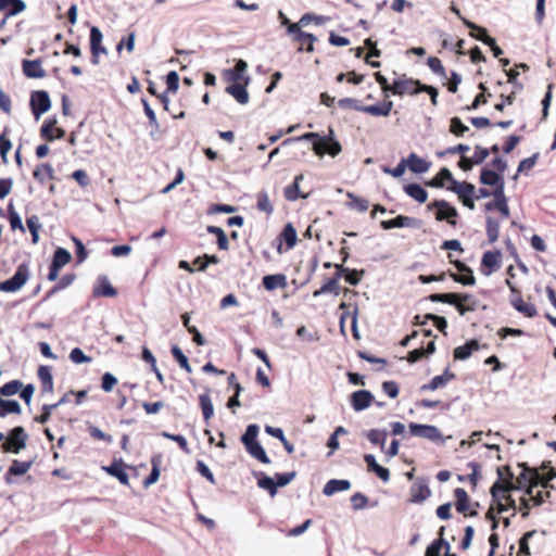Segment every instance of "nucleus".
<instances>
[{"instance_id": "obj_1", "label": "nucleus", "mask_w": 556, "mask_h": 556, "mask_svg": "<svg viewBox=\"0 0 556 556\" xmlns=\"http://www.w3.org/2000/svg\"><path fill=\"white\" fill-rule=\"evenodd\" d=\"M522 471L513 481H495L491 486L490 493L493 502L497 503V514L506 511V506L501 503L500 492L507 493L513 490L525 489L526 494L531 497L534 506H540L551 497V489L554 486L551 481L556 478V469L549 466H542L547 469L546 472H540L538 469H531L526 464H519Z\"/></svg>"}, {"instance_id": "obj_2", "label": "nucleus", "mask_w": 556, "mask_h": 556, "mask_svg": "<svg viewBox=\"0 0 556 556\" xmlns=\"http://www.w3.org/2000/svg\"><path fill=\"white\" fill-rule=\"evenodd\" d=\"M480 182L485 186L494 187V199L484 204V211H497L502 215V218H508L510 216V210L504 192L503 176L495 170L483 168L480 173Z\"/></svg>"}, {"instance_id": "obj_3", "label": "nucleus", "mask_w": 556, "mask_h": 556, "mask_svg": "<svg viewBox=\"0 0 556 556\" xmlns=\"http://www.w3.org/2000/svg\"><path fill=\"white\" fill-rule=\"evenodd\" d=\"M505 283L511 293L509 298L511 306L526 317H534L538 314L535 305L527 303L522 300L521 290L517 287L516 283H514V281L506 279Z\"/></svg>"}, {"instance_id": "obj_4", "label": "nucleus", "mask_w": 556, "mask_h": 556, "mask_svg": "<svg viewBox=\"0 0 556 556\" xmlns=\"http://www.w3.org/2000/svg\"><path fill=\"white\" fill-rule=\"evenodd\" d=\"M27 440L28 435L25 429L21 426H17L13 428L5 438V441L1 446L2 452L17 454L20 451L26 447Z\"/></svg>"}, {"instance_id": "obj_5", "label": "nucleus", "mask_w": 556, "mask_h": 556, "mask_svg": "<svg viewBox=\"0 0 556 556\" xmlns=\"http://www.w3.org/2000/svg\"><path fill=\"white\" fill-rule=\"evenodd\" d=\"M448 190L458 195L459 201L469 210H475V186L470 182H458L453 180V185L447 187Z\"/></svg>"}, {"instance_id": "obj_6", "label": "nucleus", "mask_w": 556, "mask_h": 556, "mask_svg": "<svg viewBox=\"0 0 556 556\" xmlns=\"http://www.w3.org/2000/svg\"><path fill=\"white\" fill-rule=\"evenodd\" d=\"M432 207L437 208L435 219L439 222L446 220L451 226L455 227L457 225L456 218L458 217L457 210L452 206L445 200H435L431 204L428 205V208Z\"/></svg>"}, {"instance_id": "obj_7", "label": "nucleus", "mask_w": 556, "mask_h": 556, "mask_svg": "<svg viewBox=\"0 0 556 556\" xmlns=\"http://www.w3.org/2000/svg\"><path fill=\"white\" fill-rule=\"evenodd\" d=\"M288 34L292 36V40L296 43H299L298 51H306V52H313L314 51V43L317 40L316 36L303 31L301 27H298V25H290L288 28Z\"/></svg>"}, {"instance_id": "obj_8", "label": "nucleus", "mask_w": 556, "mask_h": 556, "mask_svg": "<svg viewBox=\"0 0 556 556\" xmlns=\"http://www.w3.org/2000/svg\"><path fill=\"white\" fill-rule=\"evenodd\" d=\"M29 269L26 264L18 265L15 274L10 279L0 282V291L15 292L20 290L28 280Z\"/></svg>"}, {"instance_id": "obj_9", "label": "nucleus", "mask_w": 556, "mask_h": 556, "mask_svg": "<svg viewBox=\"0 0 556 556\" xmlns=\"http://www.w3.org/2000/svg\"><path fill=\"white\" fill-rule=\"evenodd\" d=\"M450 262L457 268V270L462 274H455L452 271H448L450 277L458 283L465 285V286H473L476 283V278L472 274V270L469 266H467L464 262H460L458 260H453L452 254L448 253L447 255Z\"/></svg>"}, {"instance_id": "obj_10", "label": "nucleus", "mask_w": 556, "mask_h": 556, "mask_svg": "<svg viewBox=\"0 0 556 556\" xmlns=\"http://www.w3.org/2000/svg\"><path fill=\"white\" fill-rule=\"evenodd\" d=\"M29 105L33 115L39 118L43 113L50 110L51 101L48 92L45 90L33 91Z\"/></svg>"}, {"instance_id": "obj_11", "label": "nucleus", "mask_w": 556, "mask_h": 556, "mask_svg": "<svg viewBox=\"0 0 556 556\" xmlns=\"http://www.w3.org/2000/svg\"><path fill=\"white\" fill-rule=\"evenodd\" d=\"M332 135L333 131L330 130L329 136L313 142V150L317 155L321 156L327 153L331 156H337L342 151L341 144L333 139Z\"/></svg>"}, {"instance_id": "obj_12", "label": "nucleus", "mask_w": 556, "mask_h": 556, "mask_svg": "<svg viewBox=\"0 0 556 556\" xmlns=\"http://www.w3.org/2000/svg\"><path fill=\"white\" fill-rule=\"evenodd\" d=\"M103 35L97 26L90 28V52L91 63L98 65L100 63V55L108 54L106 48L102 45Z\"/></svg>"}, {"instance_id": "obj_13", "label": "nucleus", "mask_w": 556, "mask_h": 556, "mask_svg": "<svg viewBox=\"0 0 556 556\" xmlns=\"http://www.w3.org/2000/svg\"><path fill=\"white\" fill-rule=\"evenodd\" d=\"M71 260H72V255L67 250H65L63 248H58L54 251L52 263L49 267L48 279L50 281L56 280L61 268L63 266H65L66 264H68L71 262Z\"/></svg>"}, {"instance_id": "obj_14", "label": "nucleus", "mask_w": 556, "mask_h": 556, "mask_svg": "<svg viewBox=\"0 0 556 556\" xmlns=\"http://www.w3.org/2000/svg\"><path fill=\"white\" fill-rule=\"evenodd\" d=\"M421 86L419 80L413 78L399 79L393 81L391 92L395 96H414L420 92Z\"/></svg>"}, {"instance_id": "obj_15", "label": "nucleus", "mask_w": 556, "mask_h": 556, "mask_svg": "<svg viewBox=\"0 0 556 556\" xmlns=\"http://www.w3.org/2000/svg\"><path fill=\"white\" fill-rule=\"evenodd\" d=\"M502 264V253L498 250L486 251L481 258L480 270L484 276H490L495 270L500 269Z\"/></svg>"}, {"instance_id": "obj_16", "label": "nucleus", "mask_w": 556, "mask_h": 556, "mask_svg": "<svg viewBox=\"0 0 556 556\" xmlns=\"http://www.w3.org/2000/svg\"><path fill=\"white\" fill-rule=\"evenodd\" d=\"M409 431L415 437L425 438V439H428L433 442L442 439V434H441L440 430L435 426H432V425H420V424L410 422Z\"/></svg>"}, {"instance_id": "obj_17", "label": "nucleus", "mask_w": 556, "mask_h": 556, "mask_svg": "<svg viewBox=\"0 0 556 556\" xmlns=\"http://www.w3.org/2000/svg\"><path fill=\"white\" fill-rule=\"evenodd\" d=\"M454 496H455V507L456 510L460 514H464L465 517H475L478 515V511L476 509L469 510L470 503H469V496L465 489L463 488H456L454 490Z\"/></svg>"}, {"instance_id": "obj_18", "label": "nucleus", "mask_w": 556, "mask_h": 556, "mask_svg": "<svg viewBox=\"0 0 556 556\" xmlns=\"http://www.w3.org/2000/svg\"><path fill=\"white\" fill-rule=\"evenodd\" d=\"M127 465L124 464L123 459H115L109 466H102V469L110 476L116 478L123 485H129V477L126 472Z\"/></svg>"}, {"instance_id": "obj_19", "label": "nucleus", "mask_w": 556, "mask_h": 556, "mask_svg": "<svg viewBox=\"0 0 556 556\" xmlns=\"http://www.w3.org/2000/svg\"><path fill=\"white\" fill-rule=\"evenodd\" d=\"M249 84V77H245L243 83H231L226 87L225 91L233 97L236 101L242 105L247 104L250 100L247 86Z\"/></svg>"}, {"instance_id": "obj_20", "label": "nucleus", "mask_w": 556, "mask_h": 556, "mask_svg": "<svg viewBox=\"0 0 556 556\" xmlns=\"http://www.w3.org/2000/svg\"><path fill=\"white\" fill-rule=\"evenodd\" d=\"M374 400L372 394L367 390H358L351 395V405L354 410L361 412L367 408Z\"/></svg>"}, {"instance_id": "obj_21", "label": "nucleus", "mask_w": 556, "mask_h": 556, "mask_svg": "<svg viewBox=\"0 0 556 556\" xmlns=\"http://www.w3.org/2000/svg\"><path fill=\"white\" fill-rule=\"evenodd\" d=\"M505 218H502V215L500 214V217L494 216H486L485 218V231L488 237V242L490 244L495 243L500 238V229H501V223Z\"/></svg>"}, {"instance_id": "obj_22", "label": "nucleus", "mask_w": 556, "mask_h": 556, "mask_svg": "<svg viewBox=\"0 0 556 556\" xmlns=\"http://www.w3.org/2000/svg\"><path fill=\"white\" fill-rule=\"evenodd\" d=\"M247 68V62L243 60H238L233 68L224 71V78L229 83H243L245 79L243 74Z\"/></svg>"}, {"instance_id": "obj_23", "label": "nucleus", "mask_w": 556, "mask_h": 556, "mask_svg": "<svg viewBox=\"0 0 556 556\" xmlns=\"http://www.w3.org/2000/svg\"><path fill=\"white\" fill-rule=\"evenodd\" d=\"M26 9L23 0H0V11L4 12V17L9 18L22 13Z\"/></svg>"}, {"instance_id": "obj_24", "label": "nucleus", "mask_w": 556, "mask_h": 556, "mask_svg": "<svg viewBox=\"0 0 556 556\" xmlns=\"http://www.w3.org/2000/svg\"><path fill=\"white\" fill-rule=\"evenodd\" d=\"M462 22L471 30V37L482 41L485 45H494V38L488 35V31L484 27H481L465 17H462Z\"/></svg>"}, {"instance_id": "obj_25", "label": "nucleus", "mask_w": 556, "mask_h": 556, "mask_svg": "<svg viewBox=\"0 0 556 556\" xmlns=\"http://www.w3.org/2000/svg\"><path fill=\"white\" fill-rule=\"evenodd\" d=\"M417 222L414 217L399 215L393 219L382 220L380 225L384 230H389L392 228L415 227Z\"/></svg>"}, {"instance_id": "obj_26", "label": "nucleus", "mask_w": 556, "mask_h": 556, "mask_svg": "<svg viewBox=\"0 0 556 556\" xmlns=\"http://www.w3.org/2000/svg\"><path fill=\"white\" fill-rule=\"evenodd\" d=\"M431 302L438 303H446L450 305H454L458 300H470L471 294L469 293H433L428 296Z\"/></svg>"}, {"instance_id": "obj_27", "label": "nucleus", "mask_w": 556, "mask_h": 556, "mask_svg": "<svg viewBox=\"0 0 556 556\" xmlns=\"http://www.w3.org/2000/svg\"><path fill=\"white\" fill-rule=\"evenodd\" d=\"M435 352V342L430 340L426 348L415 349L407 354V362L410 364L417 363L422 358H427Z\"/></svg>"}, {"instance_id": "obj_28", "label": "nucleus", "mask_w": 556, "mask_h": 556, "mask_svg": "<svg viewBox=\"0 0 556 556\" xmlns=\"http://www.w3.org/2000/svg\"><path fill=\"white\" fill-rule=\"evenodd\" d=\"M364 460L367 464L368 471L375 472L383 482L390 480V471L388 468L380 466L372 454H366Z\"/></svg>"}, {"instance_id": "obj_29", "label": "nucleus", "mask_w": 556, "mask_h": 556, "mask_svg": "<svg viewBox=\"0 0 556 556\" xmlns=\"http://www.w3.org/2000/svg\"><path fill=\"white\" fill-rule=\"evenodd\" d=\"M22 66L23 72L27 77L42 78L46 75L40 60H24Z\"/></svg>"}, {"instance_id": "obj_30", "label": "nucleus", "mask_w": 556, "mask_h": 556, "mask_svg": "<svg viewBox=\"0 0 556 556\" xmlns=\"http://www.w3.org/2000/svg\"><path fill=\"white\" fill-rule=\"evenodd\" d=\"M479 349L480 344L478 340L472 339L466 342L464 345L455 348L453 356L455 359L465 361L472 354V352L478 351Z\"/></svg>"}, {"instance_id": "obj_31", "label": "nucleus", "mask_w": 556, "mask_h": 556, "mask_svg": "<svg viewBox=\"0 0 556 556\" xmlns=\"http://www.w3.org/2000/svg\"><path fill=\"white\" fill-rule=\"evenodd\" d=\"M93 296L114 298L117 295L116 289L110 283L106 277H100L97 286L93 288Z\"/></svg>"}, {"instance_id": "obj_32", "label": "nucleus", "mask_w": 556, "mask_h": 556, "mask_svg": "<svg viewBox=\"0 0 556 556\" xmlns=\"http://www.w3.org/2000/svg\"><path fill=\"white\" fill-rule=\"evenodd\" d=\"M467 467L471 469V473L458 475L457 480L459 482H469L472 486V490H475L478 485L479 480L481 479V475H480L481 466H480V464H478L476 462H470L467 464Z\"/></svg>"}, {"instance_id": "obj_33", "label": "nucleus", "mask_w": 556, "mask_h": 556, "mask_svg": "<svg viewBox=\"0 0 556 556\" xmlns=\"http://www.w3.org/2000/svg\"><path fill=\"white\" fill-rule=\"evenodd\" d=\"M393 102L384 100L382 103L366 105L361 109V112L368 113L372 116H388L392 111Z\"/></svg>"}, {"instance_id": "obj_34", "label": "nucleus", "mask_w": 556, "mask_h": 556, "mask_svg": "<svg viewBox=\"0 0 556 556\" xmlns=\"http://www.w3.org/2000/svg\"><path fill=\"white\" fill-rule=\"evenodd\" d=\"M455 379V375L448 369H445L443 375L433 377L429 383L421 386V391H433L438 388L445 386L446 382Z\"/></svg>"}, {"instance_id": "obj_35", "label": "nucleus", "mask_w": 556, "mask_h": 556, "mask_svg": "<svg viewBox=\"0 0 556 556\" xmlns=\"http://www.w3.org/2000/svg\"><path fill=\"white\" fill-rule=\"evenodd\" d=\"M405 161L406 167L416 174L426 173L430 167V163L419 157L416 153H410Z\"/></svg>"}, {"instance_id": "obj_36", "label": "nucleus", "mask_w": 556, "mask_h": 556, "mask_svg": "<svg viewBox=\"0 0 556 556\" xmlns=\"http://www.w3.org/2000/svg\"><path fill=\"white\" fill-rule=\"evenodd\" d=\"M162 464V455L161 454H154L151 457V472L150 475L143 480V486L149 488L150 485L154 484L159 478H160V467Z\"/></svg>"}, {"instance_id": "obj_37", "label": "nucleus", "mask_w": 556, "mask_h": 556, "mask_svg": "<svg viewBox=\"0 0 556 556\" xmlns=\"http://www.w3.org/2000/svg\"><path fill=\"white\" fill-rule=\"evenodd\" d=\"M33 177L41 185L46 182L47 179H54V170L51 164L41 163L36 166L33 172Z\"/></svg>"}, {"instance_id": "obj_38", "label": "nucleus", "mask_w": 556, "mask_h": 556, "mask_svg": "<svg viewBox=\"0 0 556 556\" xmlns=\"http://www.w3.org/2000/svg\"><path fill=\"white\" fill-rule=\"evenodd\" d=\"M444 532V527H441L440 529V538L438 540H434L426 549L425 556H440L441 549L444 548L445 551H450L451 546L447 541H445L442 535Z\"/></svg>"}, {"instance_id": "obj_39", "label": "nucleus", "mask_w": 556, "mask_h": 556, "mask_svg": "<svg viewBox=\"0 0 556 556\" xmlns=\"http://www.w3.org/2000/svg\"><path fill=\"white\" fill-rule=\"evenodd\" d=\"M303 180V174L295 176L293 182L287 186L283 190V195L288 201H295L299 198H305L306 195L300 192V182Z\"/></svg>"}, {"instance_id": "obj_40", "label": "nucleus", "mask_w": 556, "mask_h": 556, "mask_svg": "<svg viewBox=\"0 0 556 556\" xmlns=\"http://www.w3.org/2000/svg\"><path fill=\"white\" fill-rule=\"evenodd\" d=\"M262 283L268 291H273L277 288H285L287 279L283 274L267 275L263 277Z\"/></svg>"}, {"instance_id": "obj_41", "label": "nucleus", "mask_w": 556, "mask_h": 556, "mask_svg": "<svg viewBox=\"0 0 556 556\" xmlns=\"http://www.w3.org/2000/svg\"><path fill=\"white\" fill-rule=\"evenodd\" d=\"M351 488V482L349 480H329L324 486V494L330 496L337 492L346 491Z\"/></svg>"}, {"instance_id": "obj_42", "label": "nucleus", "mask_w": 556, "mask_h": 556, "mask_svg": "<svg viewBox=\"0 0 556 556\" xmlns=\"http://www.w3.org/2000/svg\"><path fill=\"white\" fill-rule=\"evenodd\" d=\"M256 208L260 212H264L267 216H270L274 212V205L265 190L256 193Z\"/></svg>"}, {"instance_id": "obj_43", "label": "nucleus", "mask_w": 556, "mask_h": 556, "mask_svg": "<svg viewBox=\"0 0 556 556\" xmlns=\"http://www.w3.org/2000/svg\"><path fill=\"white\" fill-rule=\"evenodd\" d=\"M38 378L42 384V390L45 392L53 391V377L51 374V368L49 366H39L38 368Z\"/></svg>"}, {"instance_id": "obj_44", "label": "nucleus", "mask_w": 556, "mask_h": 556, "mask_svg": "<svg viewBox=\"0 0 556 556\" xmlns=\"http://www.w3.org/2000/svg\"><path fill=\"white\" fill-rule=\"evenodd\" d=\"M338 280L339 279L334 276L331 278H327L325 280V282L323 283V286L318 290L314 291L313 295L315 298L319 296L321 294H325V293H333V294L338 295L340 293V287H339Z\"/></svg>"}, {"instance_id": "obj_45", "label": "nucleus", "mask_w": 556, "mask_h": 556, "mask_svg": "<svg viewBox=\"0 0 556 556\" xmlns=\"http://www.w3.org/2000/svg\"><path fill=\"white\" fill-rule=\"evenodd\" d=\"M404 191L407 195L413 198L419 203H425L428 199L427 191L418 184H408L404 187Z\"/></svg>"}, {"instance_id": "obj_46", "label": "nucleus", "mask_w": 556, "mask_h": 556, "mask_svg": "<svg viewBox=\"0 0 556 556\" xmlns=\"http://www.w3.org/2000/svg\"><path fill=\"white\" fill-rule=\"evenodd\" d=\"M245 450L253 458H255L260 463L264 465L270 464L269 457L267 456L265 450L258 442L245 446Z\"/></svg>"}, {"instance_id": "obj_47", "label": "nucleus", "mask_w": 556, "mask_h": 556, "mask_svg": "<svg viewBox=\"0 0 556 556\" xmlns=\"http://www.w3.org/2000/svg\"><path fill=\"white\" fill-rule=\"evenodd\" d=\"M22 413L21 405L15 400H3L0 397V417H5L8 414L20 415Z\"/></svg>"}, {"instance_id": "obj_48", "label": "nucleus", "mask_w": 556, "mask_h": 556, "mask_svg": "<svg viewBox=\"0 0 556 556\" xmlns=\"http://www.w3.org/2000/svg\"><path fill=\"white\" fill-rule=\"evenodd\" d=\"M206 230L208 233L216 236L219 250L227 251L229 249L228 238L220 227L207 226Z\"/></svg>"}, {"instance_id": "obj_49", "label": "nucleus", "mask_w": 556, "mask_h": 556, "mask_svg": "<svg viewBox=\"0 0 556 556\" xmlns=\"http://www.w3.org/2000/svg\"><path fill=\"white\" fill-rule=\"evenodd\" d=\"M459 315L464 316L468 312H475L478 307V300L471 295L470 300H458L454 303Z\"/></svg>"}, {"instance_id": "obj_50", "label": "nucleus", "mask_w": 556, "mask_h": 556, "mask_svg": "<svg viewBox=\"0 0 556 556\" xmlns=\"http://www.w3.org/2000/svg\"><path fill=\"white\" fill-rule=\"evenodd\" d=\"M33 466V462H20L14 459L9 467L7 476H23L25 475Z\"/></svg>"}, {"instance_id": "obj_51", "label": "nucleus", "mask_w": 556, "mask_h": 556, "mask_svg": "<svg viewBox=\"0 0 556 556\" xmlns=\"http://www.w3.org/2000/svg\"><path fill=\"white\" fill-rule=\"evenodd\" d=\"M199 403L202 409L203 418L205 422H208V420L214 415V407L210 395L207 393L201 394L199 396Z\"/></svg>"}, {"instance_id": "obj_52", "label": "nucleus", "mask_w": 556, "mask_h": 556, "mask_svg": "<svg viewBox=\"0 0 556 556\" xmlns=\"http://www.w3.org/2000/svg\"><path fill=\"white\" fill-rule=\"evenodd\" d=\"M430 495V489L426 484H416L410 489L412 502L421 503Z\"/></svg>"}, {"instance_id": "obj_53", "label": "nucleus", "mask_w": 556, "mask_h": 556, "mask_svg": "<svg viewBox=\"0 0 556 556\" xmlns=\"http://www.w3.org/2000/svg\"><path fill=\"white\" fill-rule=\"evenodd\" d=\"M280 238L287 243L288 249H291L295 245L298 236H296V230L292 226V224L289 223L283 227V229L280 233Z\"/></svg>"}, {"instance_id": "obj_54", "label": "nucleus", "mask_w": 556, "mask_h": 556, "mask_svg": "<svg viewBox=\"0 0 556 556\" xmlns=\"http://www.w3.org/2000/svg\"><path fill=\"white\" fill-rule=\"evenodd\" d=\"M56 126V119L55 118H48L43 122L41 128H40V136L41 138L46 139L47 141H53L54 140V131Z\"/></svg>"}, {"instance_id": "obj_55", "label": "nucleus", "mask_w": 556, "mask_h": 556, "mask_svg": "<svg viewBox=\"0 0 556 556\" xmlns=\"http://www.w3.org/2000/svg\"><path fill=\"white\" fill-rule=\"evenodd\" d=\"M451 181L453 185V180H455L452 176V173L447 168H442L437 176L429 182L430 187L442 188L444 186V181Z\"/></svg>"}, {"instance_id": "obj_56", "label": "nucleus", "mask_w": 556, "mask_h": 556, "mask_svg": "<svg viewBox=\"0 0 556 556\" xmlns=\"http://www.w3.org/2000/svg\"><path fill=\"white\" fill-rule=\"evenodd\" d=\"M328 21H330L329 16L305 13L300 18V27L307 26L311 22H314L316 25H323Z\"/></svg>"}, {"instance_id": "obj_57", "label": "nucleus", "mask_w": 556, "mask_h": 556, "mask_svg": "<svg viewBox=\"0 0 556 556\" xmlns=\"http://www.w3.org/2000/svg\"><path fill=\"white\" fill-rule=\"evenodd\" d=\"M170 352L173 357L178 362L179 366L187 372H191L192 369L189 364L188 357L184 354L181 349L178 345H173Z\"/></svg>"}, {"instance_id": "obj_58", "label": "nucleus", "mask_w": 556, "mask_h": 556, "mask_svg": "<svg viewBox=\"0 0 556 556\" xmlns=\"http://www.w3.org/2000/svg\"><path fill=\"white\" fill-rule=\"evenodd\" d=\"M141 102L143 105L144 114L147 115L149 124L152 127L151 135H153L154 131L157 132L160 130V124L157 122L155 112L152 110V108L150 106L149 102L146 99H142Z\"/></svg>"}, {"instance_id": "obj_59", "label": "nucleus", "mask_w": 556, "mask_h": 556, "mask_svg": "<svg viewBox=\"0 0 556 556\" xmlns=\"http://www.w3.org/2000/svg\"><path fill=\"white\" fill-rule=\"evenodd\" d=\"M257 434H258V426L255 424L249 425L247 427L245 432L241 437V442L243 443L244 446H248L255 442H258L256 440Z\"/></svg>"}, {"instance_id": "obj_60", "label": "nucleus", "mask_w": 556, "mask_h": 556, "mask_svg": "<svg viewBox=\"0 0 556 556\" xmlns=\"http://www.w3.org/2000/svg\"><path fill=\"white\" fill-rule=\"evenodd\" d=\"M26 225L31 233V242L37 243L39 240V230L41 228L39 217L37 215H31L26 219Z\"/></svg>"}, {"instance_id": "obj_61", "label": "nucleus", "mask_w": 556, "mask_h": 556, "mask_svg": "<svg viewBox=\"0 0 556 556\" xmlns=\"http://www.w3.org/2000/svg\"><path fill=\"white\" fill-rule=\"evenodd\" d=\"M469 128L462 122L459 117H452L450 121V132L456 137H463Z\"/></svg>"}, {"instance_id": "obj_62", "label": "nucleus", "mask_w": 556, "mask_h": 556, "mask_svg": "<svg viewBox=\"0 0 556 556\" xmlns=\"http://www.w3.org/2000/svg\"><path fill=\"white\" fill-rule=\"evenodd\" d=\"M22 387H23V384L20 380L9 381L0 388V395H2V396L14 395L22 389Z\"/></svg>"}, {"instance_id": "obj_63", "label": "nucleus", "mask_w": 556, "mask_h": 556, "mask_svg": "<svg viewBox=\"0 0 556 556\" xmlns=\"http://www.w3.org/2000/svg\"><path fill=\"white\" fill-rule=\"evenodd\" d=\"M257 485L261 489L266 490L271 496L277 493V484L275 480L264 473H262V477L257 480Z\"/></svg>"}, {"instance_id": "obj_64", "label": "nucleus", "mask_w": 556, "mask_h": 556, "mask_svg": "<svg viewBox=\"0 0 556 556\" xmlns=\"http://www.w3.org/2000/svg\"><path fill=\"white\" fill-rule=\"evenodd\" d=\"M535 534L534 530L526 532L519 540L517 556H530L529 540Z\"/></svg>"}]
</instances>
